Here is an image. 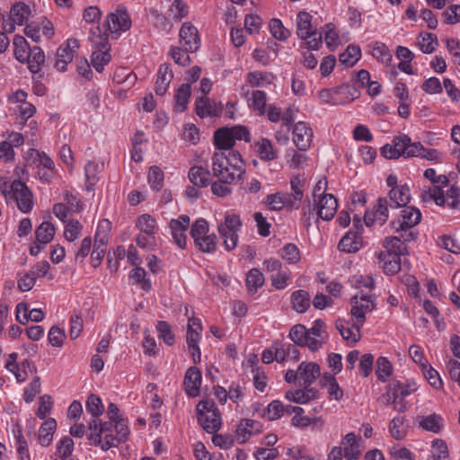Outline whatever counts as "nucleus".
I'll return each mask as SVG.
<instances>
[{
    "mask_svg": "<svg viewBox=\"0 0 460 460\" xmlns=\"http://www.w3.org/2000/svg\"><path fill=\"white\" fill-rule=\"evenodd\" d=\"M106 25L111 34L119 35L130 29L131 20L126 11L117 9L107 16Z\"/></svg>",
    "mask_w": 460,
    "mask_h": 460,
    "instance_id": "nucleus-11",
    "label": "nucleus"
},
{
    "mask_svg": "<svg viewBox=\"0 0 460 460\" xmlns=\"http://www.w3.org/2000/svg\"><path fill=\"white\" fill-rule=\"evenodd\" d=\"M56 429L57 421L52 418L48 419L42 423L38 434V441L42 447H48L50 445Z\"/></svg>",
    "mask_w": 460,
    "mask_h": 460,
    "instance_id": "nucleus-30",
    "label": "nucleus"
},
{
    "mask_svg": "<svg viewBox=\"0 0 460 460\" xmlns=\"http://www.w3.org/2000/svg\"><path fill=\"white\" fill-rule=\"evenodd\" d=\"M313 138L312 128L303 121L297 122L293 129V141L297 148L305 151L311 145Z\"/></svg>",
    "mask_w": 460,
    "mask_h": 460,
    "instance_id": "nucleus-14",
    "label": "nucleus"
},
{
    "mask_svg": "<svg viewBox=\"0 0 460 460\" xmlns=\"http://www.w3.org/2000/svg\"><path fill=\"white\" fill-rule=\"evenodd\" d=\"M432 456L434 460H449L447 446L445 441L438 438L433 440Z\"/></svg>",
    "mask_w": 460,
    "mask_h": 460,
    "instance_id": "nucleus-56",
    "label": "nucleus"
},
{
    "mask_svg": "<svg viewBox=\"0 0 460 460\" xmlns=\"http://www.w3.org/2000/svg\"><path fill=\"white\" fill-rule=\"evenodd\" d=\"M335 325L336 329L346 341L356 343L359 341L361 327H357L356 321L353 319L351 326H349V323L342 320H337Z\"/></svg>",
    "mask_w": 460,
    "mask_h": 460,
    "instance_id": "nucleus-21",
    "label": "nucleus"
},
{
    "mask_svg": "<svg viewBox=\"0 0 460 460\" xmlns=\"http://www.w3.org/2000/svg\"><path fill=\"white\" fill-rule=\"evenodd\" d=\"M180 39L186 51L195 52L199 48L198 30L190 22L182 24L180 30Z\"/></svg>",
    "mask_w": 460,
    "mask_h": 460,
    "instance_id": "nucleus-17",
    "label": "nucleus"
},
{
    "mask_svg": "<svg viewBox=\"0 0 460 460\" xmlns=\"http://www.w3.org/2000/svg\"><path fill=\"white\" fill-rule=\"evenodd\" d=\"M264 283L263 274L258 269H252L246 277V286L251 294L257 292L258 288Z\"/></svg>",
    "mask_w": 460,
    "mask_h": 460,
    "instance_id": "nucleus-45",
    "label": "nucleus"
},
{
    "mask_svg": "<svg viewBox=\"0 0 460 460\" xmlns=\"http://www.w3.org/2000/svg\"><path fill=\"white\" fill-rule=\"evenodd\" d=\"M137 226L145 234L148 235L149 237H154L156 230V221L150 215L144 214L138 217Z\"/></svg>",
    "mask_w": 460,
    "mask_h": 460,
    "instance_id": "nucleus-48",
    "label": "nucleus"
},
{
    "mask_svg": "<svg viewBox=\"0 0 460 460\" xmlns=\"http://www.w3.org/2000/svg\"><path fill=\"white\" fill-rule=\"evenodd\" d=\"M361 438L353 432L348 433L342 439L343 453L346 460H357L362 453Z\"/></svg>",
    "mask_w": 460,
    "mask_h": 460,
    "instance_id": "nucleus-19",
    "label": "nucleus"
},
{
    "mask_svg": "<svg viewBox=\"0 0 460 460\" xmlns=\"http://www.w3.org/2000/svg\"><path fill=\"white\" fill-rule=\"evenodd\" d=\"M421 220L420 211L414 207H405L397 219L391 222L395 232L410 230L417 226Z\"/></svg>",
    "mask_w": 460,
    "mask_h": 460,
    "instance_id": "nucleus-8",
    "label": "nucleus"
},
{
    "mask_svg": "<svg viewBox=\"0 0 460 460\" xmlns=\"http://www.w3.org/2000/svg\"><path fill=\"white\" fill-rule=\"evenodd\" d=\"M350 304L352 319L356 321L357 327H362L366 321V314L374 310L376 303L371 295L360 292L353 296Z\"/></svg>",
    "mask_w": 460,
    "mask_h": 460,
    "instance_id": "nucleus-7",
    "label": "nucleus"
},
{
    "mask_svg": "<svg viewBox=\"0 0 460 460\" xmlns=\"http://www.w3.org/2000/svg\"><path fill=\"white\" fill-rule=\"evenodd\" d=\"M419 425L427 431L438 433L443 428V419L440 415L433 413L426 417H422Z\"/></svg>",
    "mask_w": 460,
    "mask_h": 460,
    "instance_id": "nucleus-38",
    "label": "nucleus"
},
{
    "mask_svg": "<svg viewBox=\"0 0 460 460\" xmlns=\"http://www.w3.org/2000/svg\"><path fill=\"white\" fill-rule=\"evenodd\" d=\"M400 256L397 253L379 252L378 261L382 264L385 273L394 275L401 270Z\"/></svg>",
    "mask_w": 460,
    "mask_h": 460,
    "instance_id": "nucleus-24",
    "label": "nucleus"
},
{
    "mask_svg": "<svg viewBox=\"0 0 460 460\" xmlns=\"http://www.w3.org/2000/svg\"><path fill=\"white\" fill-rule=\"evenodd\" d=\"M191 93V86L190 84H181L175 93L174 109L178 112H182L187 109Z\"/></svg>",
    "mask_w": 460,
    "mask_h": 460,
    "instance_id": "nucleus-35",
    "label": "nucleus"
},
{
    "mask_svg": "<svg viewBox=\"0 0 460 460\" xmlns=\"http://www.w3.org/2000/svg\"><path fill=\"white\" fill-rule=\"evenodd\" d=\"M316 205V214L318 217L329 221L336 214L338 201L332 194H327L318 199Z\"/></svg>",
    "mask_w": 460,
    "mask_h": 460,
    "instance_id": "nucleus-15",
    "label": "nucleus"
},
{
    "mask_svg": "<svg viewBox=\"0 0 460 460\" xmlns=\"http://www.w3.org/2000/svg\"><path fill=\"white\" fill-rule=\"evenodd\" d=\"M55 232L56 229L52 223L42 222L35 230L36 243L46 245L53 240Z\"/></svg>",
    "mask_w": 460,
    "mask_h": 460,
    "instance_id": "nucleus-33",
    "label": "nucleus"
},
{
    "mask_svg": "<svg viewBox=\"0 0 460 460\" xmlns=\"http://www.w3.org/2000/svg\"><path fill=\"white\" fill-rule=\"evenodd\" d=\"M242 226L239 216L235 214H227L225 217L224 223L218 226V233L224 240V245L226 250H234L238 243V231Z\"/></svg>",
    "mask_w": 460,
    "mask_h": 460,
    "instance_id": "nucleus-6",
    "label": "nucleus"
},
{
    "mask_svg": "<svg viewBox=\"0 0 460 460\" xmlns=\"http://www.w3.org/2000/svg\"><path fill=\"white\" fill-rule=\"evenodd\" d=\"M210 175V172L201 166H193L189 171V179L190 182L198 188L208 186Z\"/></svg>",
    "mask_w": 460,
    "mask_h": 460,
    "instance_id": "nucleus-32",
    "label": "nucleus"
},
{
    "mask_svg": "<svg viewBox=\"0 0 460 460\" xmlns=\"http://www.w3.org/2000/svg\"><path fill=\"white\" fill-rule=\"evenodd\" d=\"M319 99L327 104L330 105H343L344 101L340 98L338 94V90L336 88L332 89H323L318 93Z\"/></svg>",
    "mask_w": 460,
    "mask_h": 460,
    "instance_id": "nucleus-50",
    "label": "nucleus"
},
{
    "mask_svg": "<svg viewBox=\"0 0 460 460\" xmlns=\"http://www.w3.org/2000/svg\"><path fill=\"white\" fill-rule=\"evenodd\" d=\"M293 308L297 313H305L311 304V298L308 292L305 290H296L292 294Z\"/></svg>",
    "mask_w": 460,
    "mask_h": 460,
    "instance_id": "nucleus-39",
    "label": "nucleus"
},
{
    "mask_svg": "<svg viewBox=\"0 0 460 460\" xmlns=\"http://www.w3.org/2000/svg\"><path fill=\"white\" fill-rule=\"evenodd\" d=\"M275 79L272 73L270 72H251L247 75V81L252 87H261L265 84H270Z\"/></svg>",
    "mask_w": 460,
    "mask_h": 460,
    "instance_id": "nucleus-40",
    "label": "nucleus"
},
{
    "mask_svg": "<svg viewBox=\"0 0 460 460\" xmlns=\"http://www.w3.org/2000/svg\"><path fill=\"white\" fill-rule=\"evenodd\" d=\"M172 76V71L167 64L160 66L155 82V93L157 95L163 96L166 93Z\"/></svg>",
    "mask_w": 460,
    "mask_h": 460,
    "instance_id": "nucleus-27",
    "label": "nucleus"
},
{
    "mask_svg": "<svg viewBox=\"0 0 460 460\" xmlns=\"http://www.w3.org/2000/svg\"><path fill=\"white\" fill-rule=\"evenodd\" d=\"M14 47V57L21 63H24L28 59L29 51L31 49L25 38L20 35H15L13 41Z\"/></svg>",
    "mask_w": 460,
    "mask_h": 460,
    "instance_id": "nucleus-42",
    "label": "nucleus"
},
{
    "mask_svg": "<svg viewBox=\"0 0 460 460\" xmlns=\"http://www.w3.org/2000/svg\"><path fill=\"white\" fill-rule=\"evenodd\" d=\"M30 7L23 2L13 4L10 11L11 20L18 25L24 24L30 15Z\"/></svg>",
    "mask_w": 460,
    "mask_h": 460,
    "instance_id": "nucleus-36",
    "label": "nucleus"
},
{
    "mask_svg": "<svg viewBox=\"0 0 460 460\" xmlns=\"http://www.w3.org/2000/svg\"><path fill=\"white\" fill-rule=\"evenodd\" d=\"M190 217L186 215H181L176 219L170 221V228L172 238L175 243L180 248H184L186 245V231L190 226Z\"/></svg>",
    "mask_w": 460,
    "mask_h": 460,
    "instance_id": "nucleus-13",
    "label": "nucleus"
},
{
    "mask_svg": "<svg viewBox=\"0 0 460 460\" xmlns=\"http://www.w3.org/2000/svg\"><path fill=\"white\" fill-rule=\"evenodd\" d=\"M390 389L394 390L399 400V412H404L409 408L405 397L417 391L418 385L413 379H408L405 382L394 380L390 383Z\"/></svg>",
    "mask_w": 460,
    "mask_h": 460,
    "instance_id": "nucleus-10",
    "label": "nucleus"
},
{
    "mask_svg": "<svg viewBox=\"0 0 460 460\" xmlns=\"http://www.w3.org/2000/svg\"><path fill=\"white\" fill-rule=\"evenodd\" d=\"M188 13V5L182 0H175L169 9V15L175 21H180L186 17Z\"/></svg>",
    "mask_w": 460,
    "mask_h": 460,
    "instance_id": "nucleus-57",
    "label": "nucleus"
},
{
    "mask_svg": "<svg viewBox=\"0 0 460 460\" xmlns=\"http://www.w3.org/2000/svg\"><path fill=\"white\" fill-rule=\"evenodd\" d=\"M74 449V441L69 437L62 438L57 446V454L59 460H70Z\"/></svg>",
    "mask_w": 460,
    "mask_h": 460,
    "instance_id": "nucleus-51",
    "label": "nucleus"
},
{
    "mask_svg": "<svg viewBox=\"0 0 460 460\" xmlns=\"http://www.w3.org/2000/svg\"><path fill=\"white\" fill-rule=\"evenodd\" d=\"M156 329L159 332V337L163 339L165 344L172 346L174 343V334L172 332L171 325L167 322H158Z\"/></svg>",
    "mask_w": 460,
    "mask_h": 460,
    "instance_id": "nucleus-60",
    "label": "nucleus"
},
{
    "mask_svg": "<svg viewBox=\"0 0 460 460\" xmlns=\"http://www.w3.org/2000/svg\"><path fill=\"white\" fill-rule=\"evenodd\" d=\"M362 246V237L356 231L348 232L340 241L339 249L351 253L358 252Z\"/></svg>",
    "mask_w": 460,
    "mask_h": 460,
    "instance_id": "nucleus-25",
    "label": "nucleus"
},
{
    "mask_svg": "<svg viewBox=\"0 0 460 460\" xmlns=\"http://www.w3.org/2000/svg\"><path fill=\"white\" fill-rule=\"evenodd\" d=\"M86 409L93 415V419L102 415L104 410L101 398L95 394L89 395L86 401Z\"/></svg>",
    "mask_w": 460,
    "mask_h": 460,
    "instance_id": "nucleus-58",
    "label": "nucleus"
},
{
    "mask_svg": "<svg viewBox=\"0 0 460 460\" xmlns=\"http://www.w3.org/2000/svg\"><path fill=\"white\" fill-rule=\"evenodd\" d=\"M404 417H394L389 423V432L391 436L396 440H402L406 436V429L403 428Z\"/></svg>",
    "mask_w": 460,
    "mask_h": 460,
    "instance_id": "nucleus-49",
    "label": "nucleus"
},
{
    "mask_svg": "<svg viewBox=\"0 0 460 460\" xmlns=\"http://www.w3.org/2000/svg\"><path fill=\"white\" fill-rule=\"evenodd\" d=\"M236 140L250 141V133L247 128L243 126H234L232 128H222L214 134V142L217 151H234L232 147Z\"/></svg>",
    "mask_w": 460,
    "mask_h": 460,
    "instance_id": "nucleus-3",
    "label": "nucleus"
},
{
    "mask_svg": "<svg viewBox=\"0 0 460 460\" xmlns=\"http://www.w3.org/2000/svg\"><path fill=\"white\" fill-rule=\"evenodd\" d=\"M308 335L307 329L302 324H296L290 329L289 338L299 346L304 347V342Z\"/></svg>",
    "mask_w": 460,
    "mask_h": 460,
    "instance_id": "nucleus-64",
    "label": "nucleus"
},
{
    "mask_svg": "<svg viewBox=\"0 0 460 460\" xmlns=\"http://www.w3.org/2000/svg\"><path fill=\"white\" fill-rule=\"evenodd\" d=\"M393 374V365L385 357L376 360V375L381 382H386Z\"/></svg>",
    "mask_w": 460,
    "mask_h": 460,
    "instance_id": "nucleus-46",
    "label": "nucleus"
},
{
    "mask_svg": "<svg viewBox=\"0 0 460 460\" xmlns=\"http://www.w3.org/2000/svg\"><path fill=\"white\" fill-rule=\"evenodd\" d=\"M372 55L385 65L390 64L392 60V55L384 43H374L372 47Z\"/></svg>",
    "mask_w": 460,
    "mask_h": 460,
    "instance_id": "nucleus-55",
    "label": "nucleus"
},
{
    "mask_svg": "<svg viewBox=\"0 0 460 460\" xmlns=\"http://www.w3.org/2000/svg\"><path fill=\"white\" fill-rule=\"evenodd\" d=\"M251 107L258 111L259 115L265 113L266 107V93L262 91H253L252 93Z\"/></svg>",
    "mask_w": 460,
    "mask_h": 460,
    "instance_id": "nucleus-63",
    "label": "nucleus"
},
{
    "mask_svg": "<svg viewBox=\"0 0 460 460\" xmlns=\"http://www.w3.org/2000/svg\"><path fill=\"white\" fill-rule=\"evenodd\" d=\"M198 420L208 433L217 432L221 427V416L213 400L206 399L197 405Z\"/></svg>",
    "mask_w": 460,
    "mask_h": 460,
    "instance_id": "nucleus-5",
    "label": "nucleus"
},
{
    "mask_svg": "<svg viewBox=\"0 0 460 460\" xmlns=\"http://www.w3.org/2000/svg\"><path fill=\"white\" fill-rule=\"evenodd\" d=\"M201 379V372L198 367H190L187 369L184 376L183 385L189 396L196 397L199 395Z\"/></svg>",
    "mask_w": 460,
    "mask_h": 460,
    "instance_id": "nucleus-18",
    "label": "nucleus"
},
{
    "mask_svg": "<svg viewBox=\"0 0 460 460\" xmlns=\"http://www.w3.org/2000/svg\"><path fill=\"white\" fill-rule=\"evenodd\" d=\"M312 15L307 12H299L296 16V34L301 40H307L305 42L308 49H319L322 46V33L312 25Z\"/></svg>",
    "mask_w": 460,
    "mask_h": 460,
    "instance_id": "nucleus-4",
    "label": "nucleus"
},
{
    "mask_svg": "<svg viewBox=\"0 0 460 460\" xmlns=\"http://www.w3.org/2000/svg\"><path fill=\"white\" fill-rule=\"evenodd\" d=\"M419 46L423 53H432L438 46V40L436 35L429 32L420 34Z\"/></svg>",
    "mask_w": 460,
    "mask_h": 460,
    "instance_id": "nucleus-53",
    "label": "nucleus"
},
{
    "mask_svg": "<svg viewBox=\"0 0 460 460\" xmlns=\"http://www.w3.org/2000/svg\"><path fill=\"white\" fill-rule=\"evenodd\" d=\"M146 271L141 267H136L129 273V279L133 284L141 285V288L145 291H149L152 288V284L149 279H146Z\"/></svg>",
    "mask_w": 460,
    "mask_h": 460,
    "instance_id": "nucleus-47",
    "label": "nucleus"
},
{
    "mask_svg": "<svg viewBox=\"0 0 460 460\" xmlns=\"http://www.w3.org/2000/svg\"><path fill=\"white\" fill-rule=\"evenodd\" d=\"M200 332L201 331L187 328L186 341L195 363L199 362L201 357L200 349L199 347Z\"/></svg>",
    "mask_w": 460,
    "mask_h": 460,
    "instance_id": "nucleus-31",
    "label": "nucleus"
},
{
    "mask_svg": "<svg viewBox=\"0 0 460 460\" xmlns=\"http://www.w3.org/2000/svg\"><path fill=\"white\" fill-rule=\"evenodd\" d=\"M260 431V424L257 421L248 419L242 420L236 429L237 440L240 444H243L252 434Z\"/></svg>",
    "mask_w": 460,
    "mask_h": 460,
    "instance_id": "nucleus-23",
    "label": "nucleus"
},
{
    "mask_svg": "<svg viewBox=\"0 0 460 460\" xmlns=\"http://www.w3.org/2000/svg\"><path fill=\"white\" fill-rule=\"evenodd\" d=\"M222 111V106L214 102H210V100L202 96L196 102V112L201 117L207 116H218Z\"/></svg>",
    "mask_w": 460,
    "mask_h": 460,
    "instance_id": "nucleus-26",
    "label": "nucleus"
},
{
    "mask_svg": "<svg viewBox=\"0 0 460 460\" xmlns=\"http://www.w3.org/2000/svg\"><path fill=\"white\" fill-rule=\"evenodd\" d=\"M446 202L443 206H447L451 209H459L460 208V188L456 185H452L445 193Z\"/></svg>",
    "mask_w": 460,
    "mask_h": 460,
    "instance_id": "nucleus-54",
    "label": "nucleus"
},
{
    "mask_svg": "<svg viewBox=\"0 0 460 460\" xmlns=\"http://www.w3.org/2000/svg\"><path fill=\"white\" fill-rule=\"evenodd\" d=\"M299 380L303 385H311L320 376V367L313 362H302L298 367Z\"/></svg>",
    "mask_w": 460,
    "mask_h": 460,
    "instance_id": "nucleus-22",
    "label": "nucleus"
},
{
    "mask_svg": "<svg viewBox=\"0 0 460 460\" xmlns=\"http://www.w3.org/2000/svg\"><path fill=\"white\" fill-rule=\"evenodd\" d=\"M28 64V68L33 74L40 71L42 65L45 62V55L40 47H33L30 49L28 59H25Z\"/></svg>",
    "mask_w": 460,
    "mask_h": 460,
    "instance_id": "nucleus-34",
    "label": "nucleus"
},
{
    "mask_svg": "<svg viewBox=\"0 0 460 460\" xmlns=\"http://www.w3.org/2000/svg\"><path fill=\"white\" fill-rule=\"evenodd\" d=\"M113 421L104 422L103 424L99 425L96 419H93L92 421L89 422V430L88 439L90 443L93 445H99L102 443V434L107 431H111L112 429Z\"/></svg>",
    "mask_w": 460,
    "mask_h": 460,
    "instance_id": "nucleus-29",
    "label": "nucleus"
},
{
    "mask_svg": "<svg viewBox=\"0 0 460 460\" xmlns=\"http://www.w3.org/2000/svg\"><path fill=\"white\" fill-rule=\"evenodd\" d=\"M383 246L385 251L382 252L397 253V255L406 252V246L401 242V237L398 236L385 237Z\"/></svg>",
    "mask_w": 460,
    "mask_h": 460,
    "instance_id": "nucleus-44",
    "label": "nucleus"
},
{
    "mask_svg": "<svg viewBox=\"0 0 460 460\" xmlns=\"http://www.w3.org/2000/svg\"><path fill=\"white\" fill-rule=\"evenodd\" d=\"M147 180L153 190H159L164 185L163 171L156 165L151 166L148 171Z\"/></svg>",
    "mask_w": 460,
    "mask_h": 460,
    "instance_id": "nucleus-52",
    "label": "nucleus"
},
{
    "mask_svg": "<svg viewBox=\"0 0 460 460\" xmlns=\"http://www.w3.org/2000/svg\"><path fill=\"white\" fill-rule=\"evenodd\" d=\"M79 48L78 40L75 39H69L65 45L58 48L57 51V59L55 66L59 71H65L66 66L72 62L74 54Z\"/></svg>",
    "mask_w": 460,
    "mask_h": 460,
    "instance_id": "nucleus-12",
    "label": "nucleus"
},
{
    "mask_svg": "<svg viewBox=\"0 0 460 460\" xmlns=\"http://www.w3.org/2000/svg\"><path fill=\"white\" fill-rule=\"evenodd\" d=\"M388 195L394 208L406 207L411 200L410 189L406 184L391 189Z\"/></svg>",
    "mask_w": 460,
    "mask_h": 460,
    "instance_id": "nucleus-28",
    "label": "nucleus"
},
{
    "mask_svg": "<svg viewBox=\"0 0 460 460\" xmlns=\"http://www.w3.org/2000/svg\"><path fill=\"white\" fill-rule=\"evenodd\" d=\"M245 172L244 162L237 151H216L212 156V175L225 182L241 180Z\"/></svg>",
    "mask_w": 460,
    "mask_h": 460,
    "instance_id": "nucleus-1",
    "label": "nucleus"
},
{
    "mask_svg": "<svg viewBox=\"0 0 460 460\" xmlns=\"http://www.w3.org/2000/svg\"><path fill=\"white\" fill-rule=\"evenodd\" d=\"M338 94L341 100L344 101V104L350 102L357 99L359 95L358 90L348 84H343L337 87Z\"/></svg>",
    "mask_w": 460,
    "mask_h": 460,
    "instance_id": "nucleus-61",
    "label": "nucleus"
},
{
    "mask_svg": "<svg viewBox=\"0 0 460 460\" xmlns=\"http://www.w3.org/2000/svg\"><path fill=\"white\" fill-rule=\"evenodd\" d=\"M99 165L94 162L89 161L84 166V175L86 190L91 191L93 190L95 184L99 181Z\"/></svg>",
    "mask_w": 460,
    "mask_h": 460,
    "instance_id": "nucleus-43",
    "label": "nucleus"
},
{
    "mask_svg": "<svg viewBox=\"0 0 460 460\" xmlns=\"http://www.w3.org/2000/svg\"><path fill=\"white\" fill-rule=\"evenodd\" d=\"M424 177L429 180L433 186L422 189L420 195L422 201H434L438 206H443L446 202V199L442 188L447 186L449 183L447 176L445 174L437 175L435 169L429 168L424 172Z\"/></svg>",
    "mask_w": 460,
    "mask_h": 460,
    "instance_id": "nucleus-2",
    "label": "nucleus"
},
{
    "mask_svg": "<svg viewBox=\"0 0 460 460\" xmlns=\"http://www.w3.org/2000/svg\"><path fill=\"white\" fill-rule=\"evenodd\" d=\"M388 219V202L386 198H379L376 206L372 212H366L364 220L367 226H372L375 222L384 225Z\"/></svg>",
    "mask_w": 460,
    "mask_h": 460,
    "instance_id": "nucleus-16",
    "label": "nucleus"
},
{
    "mask_svg": "<svg viewBox=\"0 0 460 460\" xmlns=\"http://www.w3.org/2000/svg\"><path fill=\"white\" fill-rule=\"evenodd\" d=\"M82 228L83 226L78 220L68 221L65 227V238L69 242H74L79 237Z\"/></svg>",
    "mask_w": 460,
    "mask_h": 460,
    "instance_id": "nucleus-62",
    "label": "nucleus"
},
{
    "mask_svg": "<svg viewBox=\"0 0 460 460\" xmlns=\"http://www.w3.org/2000/svg\"><path fill=\"white\" fill-rule=\"evenodd\" d=\"M106 38L99 37V40L93 39L94 44L102 46L99 50L93 51L92 55V65L98 72H102L104 66L111 61V54L108 52L106 47Z\"/></svg>",
    "mask_w": 460,
    "mask_h": 460,
    "instance_id": "nucleus-20",
    "label": "nucleus"
},
{
    "mask_svg": "<svg viewBox=\"0 0 460 460\" xmlns=\"http://www.w3.org/2000/svg\"><path fill=\"white\" fill-rule=\"evenodd\" d=\"M270 30L272 36L279 40H286L290 32L287 30L280 20L272 19L270 22Z\"/></svg>",
    "mask_w": 460,
    "mask_h": 460,
    "instance_id": "nucleus-59",
    "label": "nucleus"
},
{
    "mask_svg": "<svg viewBox=\"0 0 460 460\" xmlns=\"http://www.w3.org/2000/svg\"><path fill=\"white\" fill-rule=\"evenodd\" d=\"M361 57V49L355 45H349L346 50L340 55L339 61L345 67L353 66Z\"/></svg>",
    "mask_w": 460,
    "mask_h": 460,
    "instance_id": "nucleus-37",
    "label": "nucleus"
},
{
    "mask_svg": "<svg viewBox=\"0 0 460 460\" xmlns=\"http://www.w3.org/2000/svg\"><path fill=\"white\" fill-rule=\"evenodd\" d=\"M256 150L261 159L272 161L277 158V152L270 140L262 138L256 144Z\"/></svg>",
    "mask_w": 460,
    "mask_h": 460,
    "instance_id": "nucleus-41",
    "label": "nucleus"
},
{
    "mask_svg": "<svg viewBox=\"0 0 460 460\" xmlns=\"http://www.w3.org/2000/svg\"><path fill=\"white\" fill-rule=\"evenodd\" d=\"M13 188L14 189V191L9 199L15 200L22 212H30L33 205V196L31 191L25 183L19 180L14 181V186Z\"/></svg>",
    "mask_w": 460,
    "mask_h": 460,
    "instance_id": "nucleus-9",
    "label": "nucleus"
}]
</instances>
